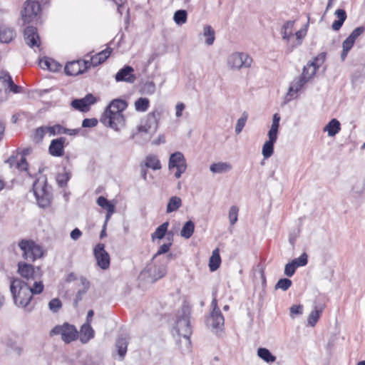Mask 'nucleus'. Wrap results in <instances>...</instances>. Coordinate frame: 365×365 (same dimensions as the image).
Listing matches in <instances>:
<instances>
[{
	"label": "nucleus",
	"mask_w": 365,
	"mask_h": 365,
	"mask_svg": "<svg viewBox=\"0 0 365 365\" xmlns=\"http://www.w3.org/2000/svg\"><path fill=\"white\" fill-rule=\"evenodd\" d=\"M225 323L224 317L220 310L212 312L209 319L210 326L215 329H221Z\"/></svg>",
	"instance_id": "24"
},
{
	"label": "nucleus",
	"mask_w": 365,
	"mask_h": 365,
	"mask_svg": "<svg viewBox=\"0 0 365 365\" xmlns=\"http://www.w3.org/2000/svg\"><path fill=\"white\" fill-rule=\"evenodd\" d=\"M150 101L146 98H140L135 102V108L137 111L145 112L148 110Z\"/></svg>",
	"instance_id": "40"
},
{
	"label": "nucleus",
	"mask_w": 365,
	"mask_h": 365,
	"mask_svg": "<svg viewBox=\"0 0 365 365\" xmlns=\"http://www.w3.org/2000/svg\"><path fill=\"white\" fill-rule=\"evenodd\" d=\"M144 166L153 170H160L161 165L158 157L153 155H148L144 160Z\"/></svg>",
	"instance_id": "32"
},
{
	"label": "nucleus",
	"mask_w": 365,
	"mask_h": 365,
	"mask_svg": "<svg viewBox=\"0 0 365 365\" xmlns=\"http://www.w3.org/2000/svg\"><path fill=\"white\" fill-rule=\"evenodd\" d=\"M61 335L62 341L68 344L75 341L78 336V331L75 326L67 322L62 325H56L50 331V336Z\"/></svg>",
	"instance_id": "8"
},
{
	"label": "nucleus",
	"mask_w": 365,
	"mask_h": 365,
	"mask_svg": "<svg viewBox=\"0 0 365 365\" xmlns=\"http://www.w3.org/2000/svg\"><path fill=\"white\" fill-rule=\"evenodd\" d=\"M205 36H207V38L206 39V43L209 46L212 45L214 43L215 41V31L212 29V28L207 25L204 27V33Z\"/></svg>",
	"instance_id": "43"
},
{
	"label": "nucleus",
	"mask_w": 365,
	"mask_h": 365,
	"mask_svg": "<svg viewBox=\"0 0 365 365\" xmlns=\"http://www.w3.org/2000/svg\"><path fill=\"white\" fill-rule=\"evenodd\" d=\"M44 289V285L41 280L35 281L33 286H30L19 278H12L10 283V292L14 304L30 312L33 307H30L33 295L41 294Z\"/></svg>",
	"instance_id": "1"
},
{
	"label": "nucleus",
	"mask_w": 365,
	"mask_h": 365,
	"mask_svg": "<svg viewBox=\"0 0 365 365\" xmlns=\"http://www.w3.org/2000/svg\"><path fill=\"white\" fill-rule=\"evenodd\" d=\"M257 355L259 358L269 364L274 363L276 361V356L266 348H259L257 349Z\"/></svg>",
	"instance_id": "36"
},
{
	"label": "nucleus",
	"mask_w": 365,
	"mask_h": 365,
	"mask_svg": "<svg viewBox=\"0 0 365 365\" xmlns=\"http://www.w3.org/2000/svg\"><path fill=\"white\" fill-rule=\"evenodd\" d=\"M176 168L177 171L175 173V176L177 178H180L181 175L184 173L187 168L185 159L183 155L177 152L172 154L169 159V168Z\"/></svg>",
	"instance_id": "13"
},
{
	"label": "nucleus",
	"mask_w": 365,
	"mask_h": 365,
	"mask_svg": "<svg viewBox=\"0 0 365 365\" xmlns=\"http://www.w3.org/2000/svg\"><path fill=\"white\" fill-rule=\"evenodd\" d=\"M41 11V7L38 1L26 0L21 9V19L24 24L36 21Z\"/></svg>",
	"instance_id": "6"
},
{
	"label": "nucleus",
	"mask_w": 365,
	"mask_h": 365,
	"mask_svg": "<svg viewBox=\"0 0 365 365\" xmlns=\"http://www.w3.org/2000/svg\"><path fill=\"white\" fill-rule=\"evenodd\" d=\"M39 66L43 69L52 72H56L61 68V65L52 58H44L39 61Z\"/></svg>",
	"instance_id": "27"
},
{
	"label": "nucleus",
	"mask_w": 365,
	"mask_h": 365,
	"mask_svg": "<svg viewBox=\"0 0 365 365\" xmlns=\"http://www.w3.org/2000/svg\"><path fill=\"white\" fill-rule=\"evenodd\" d=\"M28 163L24 156H21L19 161L17 163V168L21 170H26Z\"/></svg>",
	"instance_id": "56"
},
{
	"label": "nucleus",
	"mask_w": 365,
	"mask_h": 365,
	"mask_svg": "<svg viewBox=\"0 0 365 365\" xmlns=\"http://www.w3.org/2000/svg\"><path fill=\"white\" fill-rule=\"evenodd\" d=\"M191 309L187 305H183L177 316V321L174 329L178 336L186 339L190 343V336L192 334V328L190 322Z\"/></svg>",
	"instance_id": "3"
},
{
	"label": "nucleus",
	"mask_w": 365,
	"mask_h": 365,
	"mask_svg": "<svg viewBox=\"0 0 365 365\" xmlns=\"http://www.w3.org/2000/svg\"><path fill=\"white\" fill-rule=\"evenodd\" d=\"M185 108V106L184 103H178L176 106H175V110H176V113H175V115L178 118H180L182 114V111L184 110Z\"/></svg>",
	"instance_id": "58"
},
{
	"label": "nucleus",
	"mask_w": 365,
	"mask_h": 365,
	"mask_svg": "<svg viewBox=\"0 0 365 365\" xmlns=\"http://www.w3.org/2000/svg\"><path fill=\"white\" fill-rule=\"evenodd\" d=\"M128 344V340L123 337H118L115 341V348L120 361L123 360L126 355Z\"/></svg>",
	"instance_id": "28"
},
{
	"label": "nucleus",
	"mask_w": 365,
	"mask_h": 365,
	"mask_svg": "<svg viewBox=\"0 0 365 365\" xmlns=\"http://www.w3.org/2000/svg\"><path fill=\"white\" fill-rule=\"evenodd\" d=\"M61 307L62 303L58 298L52 299L48 302V308L53 313L58 312Z\"/></svg>",
	"instance_id": "46"
},
{
	"label": "nucleus",
	"mask_w": 365,
	"mask_h": 365,
	"mask_svg": "<svg viewBox=\"0 0 365 365\" xmlns=\"http://www.w3.org/2000/svg\"><path fill=\"white\" fill-rule=\"evenodd\" d=\"M70 235L72 240H78L82 235V232L78 228H75L71 231Z\"/></svg>",
	"instance_id": "57"
},
{
	"label": "nucleus",
	"mask_w": 365,
	"mask_h": 365,
	"mask_svg": "<svg viewBox=\"0 0 365 365\" xmlns=\"http://www.w3.org/2000/svg\"><path fill=\"white\" fill-rule=\"evenodd\" d=\"M93 254L98 266L102 269H107L110 266V256L105 250L104 245L97 244L93 249Z\"/></svg>",
	"instance_id": "14"
},
{
	"label": "nucleus",
	"mask_w": 365,
	"mask_h": 365,
	"mask_svg": "<svg viewBox=\"0 0 365 365\" xmlns=\"http://www.w3.org/2000/svg\"><path fill=\"white\" fill-rule=\"evenodd\" d=\"M171 245H172L171 242L165 243V244L162 245L159 247V249H158V252H156V254L155 255L154 257H157L158 255H160L162 254L167 253L170 250Z\"/></svg>",
	"instance_id": "54"
},
{
	"label": "nucleus",
	"mask_w": 365,
	"mask_h": 365,
	"mask_svg": "<svg viewBox=\"0 0 365 365\" xmlns=\"http://www.w3.org/2000/svg\"><path fill=\"white\" fill-rule=\"evenodd\" d=\"M163 111L162 110H155L148 114L146 119L143 120L140 125L138 127V133H154L158 128L160 119L161 118ZM151 135L150 136V138Z\"/></svg>",
	"instance_id": "7"
},
{
	"label": "nucleus",
	"mask_w": 365,
	"mask_h": 365,
	"mask_svg": "<svg viewBox=\"0 0 365 365\" xmlns=\"http://www.w3.org/2000/svg\"><path fill=\"white\" fill-rule=\"evenodd\" d=\"M96 102L95 98L91 94H88L81 99H76L72 101L71 106L76 110L86 112L89 110L90 106Z\"/></svg>",
	"instance_id": "19"
},
{
	"label": "nucleus",
	"mask_w": 365,
	"mask_h": 365,
	"mask_svg": "<svg viewBox=\"0 0 365 365\" xmlns=\"http://www.w3.org/2000/svg\"><path fill=\"white\" fill-rule=\"evenodd\" d=\"M297 268V267L292 262L287 263L284 267V274L289 277H292L295 273Z\"/></svg>",
	"instance_id": "50"
},
{
	"label": "nucleus",
	"mask_w": 365,
	"mask_h": 365,
	"mask_svg": "<svg viewBox=\"0 0 365 365\" xmlns=\"http://www.w3.org/2000/svg\"><path fill=\"white\" fill-rule=\"evenodd\" d=\"M324 307V304L314 302L313 310L310 312L307 319V323L309 326L314 327L316 325Z\"/></svg>",
	"instance_id": "21"
},
{
	"label": "nucleus",
	"mask_w": 365,
	"mask_h": 365,
	"mask_svg": "<svg viewBox=\"0 0 365 365\" xmlns=\"http://www.w3.org/2000/svg\"><path fill=\"white\" fill-rule=\"evenodd\" d=\"M19 247L22 250V257L29 262H34L43 256L42 247L31 240H22L19 242Z\"/></svg>",
	"instance_id": "5"
},
{
	"label": "nucleus",
	"mask_w": 365,
	"mask_h": 365,
	"mask_svg": "<svg viewBox=\"0 0 365 365\" xmlns=\"http://www.w3.org/2000/svg\"><path fill=\"white\" fill-rule=\"evenodd\" d=\"M297 267H304L307 264L308 256L306 252L302 253L298 258H295L292 261Z\"/></svg>",
	"instance_id": "45"
},
{
	"label": "nucleus",
	"mask_w": 365,
	"mask_h": 365,
	"mask_svg": "<svg viewBox=\"0 0 365 365\" xmlns=\"http://www.w3.org/2000/svg\"><path fill=\"white\" fill-rule=\"evenodd\" d=\"M94 330L88 323L82 325L80 330V340L82 343L86 344L94 337Z\"/></svg>",
	"instance_id": "26"
},
{
	"label": "nucleus",
	"mask_w": 365,
	"mask_h": 365,
	"mask_svg": "<svg viewBox=\"0 0 365 365\" xmlns=\"http://www.w3.org/2000/svg\"><path fill=\"white\" fill-rule=\"evenodd\" d=\"M292 281L289 279H280L276 284L275 289H281L283 291H286L292 286Z\"/></svg>",
	"instance_id": "47"
},
{
	"label": "nucleus",
	"mask_w": 365,
	"mask_h": 365,
	"mask_svg": "<svg viewBox=\"0 0 365 365\" xmlns=\"http://www.w3.org/2000/svg\"><path fill=\"white\" fill-rule=\"evenodd\" d=\"M290 317L294 318L295 315H301L303 313V306L302 304L292 305L290 309Z\"/></svg>",
	"instance_id": "49"
},
{
	"label": "nucleus",
	"mask_w": 365,
	"mask_h": 365,
	"mask_svg": "<svg viewBox=\"0 0 365 365\" xmlns=\"http://www.w3.org/2000/svg\"><path fill=\"white\" fill-rule=\"evenodd\" d=\"M33 190L38 205H46L51 202L50 187L48 186L46 179L36 180L34 183Z\"/></svg>",
	"instance_id": "9"
},
{
	"label": "nucleus",
	"mask_w": 365,
	"mask_h": 365,
	"mask_svg": "<svg viewBox=\"0 0 365 365\" xmlns=\"http://www.w3.org/2000/svg\"><path fill=\"white\" fill-rule=\"evenodd\" d=\"M335 15L338 18V20H336L332 24V29L334 31H338L342 26L344 22L346 19V14L344 9H337L335 11Z\"/></svg>",
	"instance_id": "34"
},
{
	"label": "nucleus",
	"mask_w": 365,
	"mask_h": 365,
	"mask_svg": "<svg viewBox=\"0 0 365 365\" xmlns=\"http://www.w3.org/2000/svg\"><path fill=\"white\" fill-rule=\"evenodd\" d=\"M340 129L341 128L339 120L334 118L324 127V131H327L328 133V135L332 137L338 133Z\"/></svg>",
	"instance_id": "33"
},
{
	"label": "nucleus",
	"mask_w": 365,
	"mask_h": 365,
	"mask_svg": "<svg viewBox=\"0 0 365 365\" xmlns=\"http://www.w3.org/2000/svg\"><path fill=\"white\" fill-rule=\"evenodd\" d=\"M227 65L232 70H240L243 68H250L252 58L245 53L235 52L227 58Z\"/></svg>",
	"instance_id": "10"
},
{
	"label": "nucleus",
	"mask_w": 365,
	"mask_h": 365,
	"mask_svg": "<svg viewBox=\"0 0 365 365\" xmlns=\"http://www.w3.org/2000/svg\"><path fill=\"white\" fill-rule=\"evenodd\" d=\"M111 50L110 48H106L98 53L91 57L89 61V66H97L99 64L103 63L110 55Z\"/></svg>",
	"instance_id": "25"
},
{
	"label": "nucleus",
	"mask_w": 365,
	"mask_h": 365,
	"mask_svg": "<svg viewBox=\"0 0 365 365\" xmlns=\"http://www.w3.org/2000/svg\"><path fill=\"white\" fill-rule=\"evenodd\" d=\"M239 208L238 207H231L229 211V220L231 225H234L238 217Z\"/></svg>",
	"instance_id": "48"
},
{
	"label": "nucleus",
	"mask_w": 365,
	"mask_h": 365,
	"mask_svg": "<svg viewBox=\"0 0 365 365\" xmlns=\"http://www.w3.org/2000/svg\"><path fill=\"white\" fill-rule=\"evenodd\" d=\"M76 279V276L74 273L71 272L67 276L66 281L67 282H72Z\"/></svg>",
	"instance_id": "64"
},
{
	"label": "nucleus",
	"mask_w": 365,
	"mask_h": 365,
	"mask_svg": "<svg viewBox=\"0 0 365 365\" xmlns=\"http://www.w3.org/2000/svg\"><path fill=\"white\" fill-rule=\"evenodd\" d=\"M22 88L16 85L11 77L8 74L3 73L0 76V91L13 92L14 93H21Z\"/></svg>",
	"instance_id": "17"
},
{
	"label": "nucleus",
	"mask_w": 365,
	"mask_h": 365,
	"mask_svg": "<svg viewBox=\"0 0 365 365\" xmlns=\"http://www.w3.org/2000/svg\"><path fill=\"white\" fill-rule=\"evenodd\" d=\"M210 169L213 173H222L230 171L232 166L227 163H217L212 164Z\"/></svg>",
	"instance_id": "37"
},
{
	"label": "nucleus",
	"mask_w": 365,
	"mask_h": 365,
	"mask_svg": "<svg viewBox=\"0 0 365 365\" xmlns=\"http://www.w3.org/2000/svg\"><path fill=\"white\" fill-rule=\"evenodd\" d=\"M16 37L15 31L10 28L2 27L0 29V42L9 43Z\"/></svg>",
	"instance_id": "29"
},
{
	"label": "nucleus",
	"mask_w": 365,
	"mask_h": 365,
	"mask_svg": "<svg viewBox=\"0 0 365 365\" xmlns=\"http://www.w3.org/2000/svg\"><path fill=\"white\" fill-rule=\"evenodd\" d=\"M195 230V224L192 221L189 220L185 222L183 225L181 231L180 235L185 239H189L192 235Z\"/></svg>",
	"instance_id": "38"
},
{
	"label": "nucleus",
	"mask_w": 365,
	"mask_h": 365,
	"mask_svg": "<svg viewBox=\"0 0 365 365\" xmlns=\"http://www.w3.org/2000/svg\"><path fill=\"white\" fill-rule=\"evenodd\" d=\"M46 133H47V130L46 129V126L40 127V128H37L35 131L34 139L36 141L39 142L43 139V138L44 137V135Z\"/></svg>",
	"instance_id": "51"
},
{
	"label": "nucleus",
	"mask_w": 365,
	"mask_h": 365,
	"mask_svg": "<svg viewBox=\"0 0 365 365\" xmlns=\"http://www.w3.org/2000/svg\"><path fill=\"white\" fill-rule=\"evenodd\" d=\"M280 116L278 113L273 115L272 123L268 132L269 140H267L262 150V154L264 158H269L274 153V144L277 139L278 129L279 127Z\"/></svg>",
	"instance_id": "4"
},
{
	"label": "nucleus",
	"mask_w": 365,
	"mask_h": 365,
	"mask_svg": "<svg viewBox=\"0 0 365 365\" xmlns=\"http://www.w3.org/2000/svg\"><path fill=\"white\" fill-rule=\"evenodd\" d=\"M306 33H307V31L304 30V29L299 30L295 33L297 43L295 45H292L291 48L289 49V51H292L293 49V48L295 47L296 46L301 44L302 40L305 36Z\"/></svg>",
	"instance_id": "53"
},
{
	"label": "nucleus",
	"mask_w": 365,
	"mask_h": 365,
	"mask_svg": "<svg viewBox=\"0 0 365 365\" xmlns=\"http://www.w3.org/2000/svg\"><path fill=\"white\" fill-rule=\"evenodd\" d=\"M134 69L130 66H125L120 69L115 76L116 81H125L128 83H134L136 77L133 74Z\"/></svg>",
	"instance_id": "20"
},
{
	"label": "nucleus",
	"mask_w": 365,
	"mask_h": 365,
	"mask_svg": "<svg viewBox=\"0 0 365 365\" xmlns=\"http://www.w3.org/2000/svg\"><path fill=\"white\" fill-rule=\"evenodd\" d=\"M165 273V267L151 264L141 272L140 277L148 282L153 283L164 277Z\"/></svg>",
	"instance_id": "12"
},
{
	"label": "nucleus",
	"mask_w": 365,
	"mask_h": 365,
	"mask_svg": "<svg viewBox=\"0 0 365 365\" xmlns=\"http://www.w3.org/2000/svg\"><path fill=\"white\" fill-rule=\"evenodd\" d=\"M93 314H94V312L92 309H91L88 312L87 317H86V323H88L90 324Z\"/></svg>",
	"instance_id": "63"
},
{
	"label": "nucleus",
	"mask_w": 365,
	"mask_h": 365,
	"mask_svg": "<svg viewBox=\"0 0 365 365\" xmlns=\"http://www.w3.org/2000/svg\"><path fill=\"white\" fill-rule=\"evenodd\" d=\"M88 61H73L65 66V73L68 76H77L84 73L90 68Z\"/></svg>",
	"instance_id": "16"
},
{
	"label": "nucleus",
	"mask_w": 365,
	"mask_h": 365,
	"mask_svg": "<svg viewBox=\"0 0 365 365\" xmlns=\"http://www.w3.org/2000/svg\"><path fill=\"white\" fill-rule=\"evenodd\" d=\"M173 19L178 25H182L187 21V11L178 10L174 14Z\"/></svg>",
	"instance_id": "41"
},
{
	"label": "nucleus",
	"mask_w": 365,
	"mask_h": 365,
	"mask_svg": "<svg viewBox=\"0 0 365 365\" xmlns=\"http://www.w3.org/2000/svg\"><path fill=\"white\" fill-rule=\"evenodd\" d=\"M107 208V214L106 215V220L104 227H106V224L109 220L111 215L115 212V207H106Z\"/></svg>",
	"instance_id": "59"
},
{
	"label": "nucleus",
	"mask_w": 365,
	"mask_h": 365,
	"mask_svg": "<svg viewBox=\"0 0 365 365\" xmlns=\"http://www.w3.org/2000/svg\"><path fill=\"white\" fill-rule=\"evenodd\" d=\"M24 38L26 43L30 47L38 48L40 46V38L36 27H26L24 31Z\"/></svg>",
	"instance_id": "18"
},
{
	"label": "nucleus",
	"mask_w": 365,
	"mask_h": 365,
	"mask_svg": "<svg viewBox=\"0 0 365 365\" xmlns=\"http://www.w3.org/2000/svg\"><path fill=\"white\" fill-rule=\"evenodd\" d=\"M365 31V28L364 26H359L356 28L351 34L348 36L350 39L355 42L356 39L361 35Z\"/></svg>",
	"instance_id": "52"
},
{
	"label": "nucleus",
	"mask_w": 365,
	"mask_h": 365,
	"mask_svg": "<svg viewBox=\"0 0 365 365\" xmlns=\"http://www.w3.org/2000/svg\"><path fill=\"white\" fill-rule=\"evenodd\" d=\"M47 133L49 135H55L56 134L68 133L69 135L75 134V130H68L63 128L60 125H55L53 126H46Z\"/></svg>",
	"instance_id": "35"
},
{
	"label": "nucleus",
	"mask_w": 365,
	"mask_h": 365,
	"mask_svg": "<svg viewBox=\"0 0 365 365\" xmlns=\"http://www.w3.org/2000/svg\"><path fill=\"white\" fill-rule=\"evenodd\" d=\"M294 26V21H287V22H285L283 24V26L281 29V34H282V38L287 42L289 41L290 38L293 36Z\"/></svg>",
	"instance_id": "30"
},
{
	"label": "nucleus",
	"mask_w": 365,
	"mask_h": 365,
	"mask_svg": "<svg viewBox=\"0 0 365 365\" xmlns=\"http://www.w3.org/2000/svg\"><path fill=\"white\" fill-rule=\"evenodd\" d=\"M127 108V103L120 99H115L107 106L101 118L104 125L115 130L124 125L125 119L123 111Z\"/></svg>",
	"instance_id": "2"
},
{
	"label": "nucleus",
	"mask_w": 365,
	"mask_h": 365,
	"mask_svg": "<svg viewBox=\"0 0 365 365\" xmlns=\"http://www.w3.org/2000/svg\"><path fill=\"white\" fill-rule=\"evenodd\" d=\"M98 205H112L104 197H99L97 200Z\"/></svg>",
	"instance_id": "61"
},
{
	"label": "nucleus",
	"mask_w": 365,
	"mask_h": 365,
	"mask_svg": "<svg viewBox=\"0 0 365 365\" xmlns=\"http://www.w3.org/2000/svg\"><path fill=\"white\" fill-rule=\"evenodd\" d=\"M221 263V258L220 255V250L218 248L215 249L212 251V255L209 260V267L210 271L214 272L217 270Z\"/></svg>",
	"instance_id": "31"
},
{
	"label": "nucleus",
	"mask_w": 365,
	"mask_h": 365,
	"mask_svg": "<svg viewBox=\"0 0 365 365\" xmlns=\"http://www.w3.org/2000/svg\"><path fill=\"white\" fill-rule=\"evenodd\" d=\"M17 273L29 284L30 281H37L36 278L41 277L42 272L39 267H34L32 264L24 262L18 263Z\"/></svg>",
	"instance_id": "11"
},
{
	"label": "nucleus",
	"mask_w": 365,
	"mask_h": 365,
	"mask_svg": "<svg viewBox=\"0 0 365 365\" xmlns=\"http://www.w3.org/2000/svg\"><path fill=\"white\" fill-rule=\"evenodd\" d=\"M307 81L304 78V77H302L301 76L297 78H295L291 83V86L289 88V91L287 94V97L288 100H291L296 96L294 95L303 87V86Z\"/></svg>",
	"instance_id": "23"
},
{
	"label": "nucleus",
	"mask_w": 365,
	"mask_h": 365,
	"mask_svg": "<svg viewBox=\"0 0 365 365\" xmlns=\"http://www.w3.org/2000/svg\"><path fill=\"white\" fill-rule=\"evenodd\" d=\"M325 59V54H319L313 61L309 63L303 68V72L301 75L302 77H304L307 81L311 79L316 73L317 68L319 65L324 62Z\"/></svg>",
	"instance_id": "15"
},
{
	"label": "nucleus",
	"mask_w": 365,
	"mask_h": 365,
	"mask_svg": "<svg viewBox=\"0 0 365 365\" xmlns=\"http://www.w3.org/2000/svg\"><path fill=\"white\" fill-rule=\"evenodd\" d=\"M98 123V120L96 118H86L83 120L82 126L84 128H92L95 127Z\"/></svg>",
	"instance_id": "55"
},
{
	"label": "nucleus",
	"mask_w": 365,
	"mask_h": 365,
	"mask_svg": "<svg viewBox=\"0 0 365 365\" xmlns=\"http://www.w3.org/2000/svg\"><path fill=\"white\" fill-rule=\"evenodd\" d=\"M354 44V41H353L351 39H350L349 37H347L342 43V53L341 55V59L344 61L346 56L348 52L351 50V48L353 47Z\"/></svg>",
	"instance_id": "42"
},
{
	"label": "nucleus",
	"mask_w": 365,
	"mask_h": 365,
	"mask_svg": "<svg viewBox=\"0 0 365 365\" xmlns=\"http://www.w3.org/2000/svg\"><path fill=\"white\" fill-rule=\"evenodd\" d=\"M182 203V200L179 197L173 196L172 197L167 205H180Z\"/></svg>",
	"instance_id": "60"
},
{
	"label": "nucleus",
	"mask_w": 365,
	"mask_h": 365,
	"mask_svg": "<svg viewBox=\"0 0 365 365\" xmlns=\"http://www.w3.org/2000/svg\"><path fill=\"white\" fill-rule=\"evenodd\" d=\"M81 283L83 287V289H89L90 282L87 280V279L84 277H81L80 278Z\"/></svg>",
	"instance_id": "62"
},
{
	"label": "nucleus",
	"mask_w": 365,
	"mask_h": 365,
	"mask_svg": "<svg viewBox=\"0 0 365 365\" xmlns=\"http://www.w3.org/2000/svg\"><path fill=\"white\" fill-rule=\"evenodd\" d=\"M168 225L169 222H165L162 225L158 226L156 228L155 231L151 235L152 240H154L155 238L159 240L163 239L165 237V233L168 230Z\"/></svg>",
	"instance_id": "39"
},
{
	"label": "nucleus",
	"mask_w": 365,
	"mask_h": 365,
	"mask_svg": "<svg viewBox=\"0 0 365 365\" xmlns=\"http://www.w3.org/2000/svg\"><path fill=\"white\" fill-rule=\"evenodd\" d=\"M248 118V113L246 111H244L242 114V116L237 120L236 126H235V133L239 134L242 130Z\"/></svg>",
	"instance_id": "44"
},
{
	"label": "nucleus",
	"mask_w": 365,
	"mask_h": 365,
	"mask_svg": "<svg viewBox=\"0 0 365 365\" xmlns=\"http://www.w3.org/2000/svg\"><path fill=\"white\" fill-rule=\"evenodd\" d=\"M65 138H59L55 140H53L49 146V153L53 156H62L64 153L63 147H64Z\"/></svg>",
	"instance_id": "22"
}]
</instances>
